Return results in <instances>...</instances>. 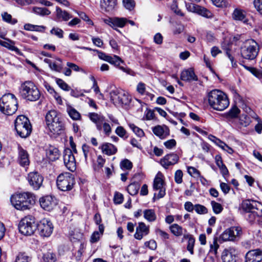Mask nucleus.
<instances>
[{"mask_svg": "<svg viewBox=\"0 0 262 262\" xmlns=\"http://www.w3.org/2000/svg\"><path fill=\"white\" fill-rule=\"evenodd\" d=\"M208 102L213 109L222 111L229 105V101L227 95L219 90H213L207 94Z\"/></svg>", "mask_w": 262, "mask_h": 262, "instance_id": "1", "label": "nucleus"}, {"mask_svg": "<svg viewBox=\"0 0 262 262\" xmlns=\"http://www.w3.org/2000/svg\"><path fill=\"white\" fill-rule=\"evenodd\" d=\"M46 121L48 127L53 134L59 135L64 129L63 123L60 115L55 110H51L47 113Z\"/></svg>", "mask_w": 262, "mask_h": 262, "instance_id": "2", "label": "nucleus"}, {"mask_svg": "<svg viewBox=\"0 0 262 262\" xmlns=\"http://www.w3.org/2000/svg\"><path fill=\"white\" fill-rule=\"evenodd\" d=\"M19 94L24 99L30 101H36L40 97V92L37 86L30 81L21 84L19 88Z\"/></svg>", "mask_w": 262, "mask_h": 262, "instance_id": "3", "label": "nucleus"}, {"mask_svg": "<svg viewBox=\"0 0 262 262\" xmlns=\"http://www.w3.org/2000/svg\"><path fill=\"white\" fill-rule=\"evenodd\" d=\"M0 111L5 115H12L16 112V98L15 95L8 93L0 99Z\"/></svg>", "mask_w": 262, "mask_h": 262, "instance_id": "4", "label": "nucleus"}, {"mask_svg": "<svg viewBox=\"0 0 262 262\" xmlns=\"http://www.w3.org/2000/svg\"><path fill=\"white\" fill-rule=\"evenodd\" d=\"M259 52V46L253 39H248L241 47V52L242 57L246 59L253 61Z\"/></svg>", "mask_w": 262, "mask_h": 262, "instance_id": "5", "label": "nucleus"}, {"mask_svg": "<svg viewBox=\"0 0 262 262\" xmlns=\"http://www.w3.org/2000/svg\"><path fill=\"white\" fill-rule=\"evenodd\" d=\"M18 228L19 232L25 235H31L37 229L35 218L31 215L26 216L19 222Z\"/></svg>", "mask_w": 262, "mask_h": 262, "instance_id": "6", "label": "nucleus"}, {"mask_svg": "<svg viewBox=\"0 0 262 262\" xmlns=\"http://www.w3.org/2000/svg\"><path fill=\"white\" fill-rule=\"evenodd\" d=\"M75 184L74 177L70 172L61 173L57 178V186L61 191H66L72 190Z\"/></svg>", "mask_w": 262, "mask_h": 262, "instance_id": "7", "label": "nucleus"}, {"mask_svg": "<svg viewBox=\"0 0 262 262\" xmlns=\"http://www.w3.org/2000/svg\"><path fill=\"white\" fill-rule=\"evenodd\" d=\"M32 130V125L29 118L25 115L17 116V135L26 138L30 136Z\"/></svg>", "mask_w": 262, "mask_h": 262, "instance_id": "8", "label": "nucleus"}, {"mask_svg": "<svg viewBox=\"0 0 262 262\" xmlns=\"http://www.w3.org/2000/svg\"><path fill=\"white\" fill-rule=\"evenodd\" d=\"M35 202V196L31 193L25 192L17 194V210L29 209Z\"/></svg>", "mask_w": 262, "mask_h": 262, "instance_id": "9", "label": "nucleus"}, {"mask_svg": "<svg viewBox=\"0 0 262 262\" xmlns=\"http://www.w3.org/2000/svg\"><path fill=\"white\" fill-rule=\"evenodd\" d=\"M242 234V228L240 227H232L225 230L220 235V239L223 242L234 241L237 237Z\"/></svg>", "mask_w": 262, "mask_h": 262, "instance_id": "10", "label": "nucleus"}, {"mask_svg": "<svg viewBox=\"0 0 262 262\" xmlns=\"http://www.w3.org/2000/svg\"><path fill=\"white\" fill-rule=\"evenodd\" d=\"M110 95L111 100L115 104L126 105L130 102L129 96L124 92L113 90L111 92Z\"/></svg>", "mask_w": 262, "mask_h": 262, "instance_id": "11", "label": "nucleus"}, {"mask_svg": "<svg viewBox=\"0 0 262 262\" xmlns=\"http://www.w3.org/2000/svg\"><path fill=\"white\" fill-rule=\"evenodd\" d=\"M53 228L52 223L47 219H43L37 224L39 234L42 237H49L53 232Z\"/></svg>", "mask_w": 262, "mask_h": 262, "instance_id": "12", "label": "nucleus"}, {"mask_svg": "<svg viewBox=\"0 0 262 262\" xmlns=\"http://www.w3.org/2000/svg\"><path fill=\"white\" fill-rule=\"evenodd\" d=\"M163 174L161 172H159L156 176L154 180L153 189L154 190H159V193L156 196L155 193L154 199L157 198L159 199L164 197L165 195V188L164 187V182L163 180Z\"/></svg>", "mask_w": 262, "mask_h": 262, "instance_id": "13", "label": "nucleus"}, {"mask_svg": "<svg viewBox=\"0 0 262 262\" xmlns=\"http://www.w3.org/2000/svg\"><path fill=\"white\" fill-rule=\"evenodd\" d=\"M27 180L34 190H38L42 185L43 177L39 172L35 171L28 174Z\"/></svg>", "mask_w": 262, "mask_h": 262, "instance_id": "14", "label": "nucleus"}, {"mask_svg": "<svg viewBox=\"0 0 262 262\" xmlns=\"http://www.w3.org/2000/svg\"><path fill=\"white\" fill-rule=\"evenodd\" d=\"M63 157L64 164L67 169L71 171H74L76 168V160L72 149H65Z\"/></svg>", "mask_w": 262, "mask_h": 262, "instance_id": "15", "label": "nucleus"}, {"mask_svg": "<svg viewBox=\"0 0 262 262\" xmlns=\"http://www.w3.org/2000/svg\"><path fill=\"white\" fill-rule=\"evenodd\" d=\"M186 7L188 11L208 18H212L213 17L212 13L206 8L197 5L193 3H186Z\"/></svg>", "mask_w": 262, "mask_h": 262, "instance_id": "16", "label": "nucleus"}, {"mask_svg": "<svg viewBox=\"0 0 262 262\" xmlns=\"http://www.w3.org/2000/svg\"><path fill=\"white\" fill-rule=\"evenodd\" d=\"M179 156L174 153H171L165 156L160 160V164L165 168L167 169L170 166L173 165L179 161Z\"/></svg>", "mask_w": 262, "mask_h": 262, "instance_id": "17", "label": "nucleus"}, {"mask_svg": "<svg viewBox=\"0 0 262 262\" xmlns=\"http://www.w3.org/2000/svg\"><path fill=\"white\" fill-rule=\"evenodd\" d=\"M262 250L256 249L249 251L245 255V262H261Z\"/></svg>", "mask_w": 262, "mask_h": 262, "instance_id": "18", "label": "nucleus"}, {"mask_svg": "<svg viewBox=\"0 0 262 262\" xmlns=\"http://www.w3.org/2000/svg\"><path fill=\"white\" fill-rule=\"evenodd\" d=\"M39 203L43 209L50 211L56 206V201L55 198L47 195L40 198Z\"/></svg>", "mask_w": 262, "mask_h": 262, "instance_id": "19", "label": "nucleus"}, {"mask_svg": "<svg viewBox=\"0 0 262 262\" xmlns=\"http://www.w3.org/2000/svg\"><path fill=\"white\" fill-rule=\"evenodd\" d=\"M242 208L246 212L256 210H262V204L257 201L247 200L242 202Z\"/></svg>", "mask_w": 262, "mask_h": 262, "instance_id": "20", "label": "nucleus"}, {"mask_svg": "<svg viewBox=\"0 0 262 262\" xmlns=\"http://www.w3.org/2000/svg\"><path fill=\"white\" fill-rule=\"evenodd\" d=\"M149 232V227L145 225L143 222H139L136 229V232L134 237L136 239L141 240L143 236L148 234Z\"/></svg>", "mask_w": 262, "mask_h": 262, "instance_id": "21", "label": "nucleus"}, {"mask_svg": "<svg viewBox=\"0 0 262 262\" xmlns=\"http://www.w3.org/2000/svg\"><path fill=\"white\" fill-rule=\"evenodd\" d=\"M19 150L18 161L20 166L25 168L26 171L30 164L29 156L27 151L21 148L20 146H17Z\"/></svg>", "mask_w": 262, "mask_h": 262, "instance_id": "22", "label": "nucleus"}, {"mask_svg": "<svg viewBox=\"0 0 262 262\" xmlns=\"http://www.w3.org/2000/svg\"><path fill=\"white\" fill-rule=\"evenodd\" d=\"M88 116L90 119L96 124L97 129L99 131L101 130L102 123L105 121V117L96 113H90Z\"/></svg>", "mask_w": 262, "mask_h": 262, "instance_id": "23", "label": "nucleus"}, {"mask_svg": "<svg viewBox=\"0 0 262 262\" xmlns=\"http://www.w3.org/2000/svg\"><path fill=\"white\" fill-rule=\"evenodd\" d=\"M235 250L230 248L225 249L222 253V258L223 262H236V257L234 253Z\"/></svg>", "mask_w": 262, "mask_h": 262, "instance_id": "24", "label": "nucleus"}, {"mask_svg": "<svg viewBox=\"0 0 262 262\" xmlns=\"http://www.w3.org/2000/svg\"><path fill=\"white\" fill-rule=\"evenodd\" d=\"M251 122L249 116L246 115H242L237 121L233 122L234 127L237 129H241L243 127L248 126Z\"/></svg>", "mask_w": 262, "mask_h": 262, "instance_id": "25", "label": "nucleus"}, {"mask_svg": "<svg viewBox=\"0 0 262 262\" xmlns=\"http://www.w3.org/2000/svg\"><path fill=\"white\" fill-rule=\"evenodd\" d=\"M181 79L186 81L198 80V77L191 68L183 71L181 74Z\"/></svg>", "mask_w": 262, "mask_h": 262, "instance_id": "26", "label": "nucleus"}, {"mask_svg": "<svg viewBox=\"0 0 262 262\" xmlns=\"http://www.w3.org/2000/svg\"><path fill=\"white\" fill-rule=\"evenodd\" d=\"M152 132L155 135L161 139H164L169 134V130L166 126L157 125L152 128Z\"/></svg>", "mask_w": 262, "mask_h": 262, "instance_id": "27", "label": "nucleus"}, {"mask_svg": "<svg viewBox=\"0 0 262 262\" xmlns=\"http://www.w3.org/2000/svg\"><path fill=\"white\" fill-rule=\"evenodd\" d=\"M99 148L103 154L108 156L114 155L117 151V147L110 143H103Z\"/></svg>", "mask_w": 262, "mask_h": 262, "instance_id": "28", "label": "nucleus"}, {"mask_svg": "<svg viewBox=\"0 0 262 262\" xmlns=\"http://www.w3.org/2000/svg\"><path fill=\"white\" fill-rule=\"evenodd\" d=\"M232 17L234 20L246 21V12L245 10L238 8H235L232 14Z\"/></svg>", "mask_w": 262, "mask_h": 262, "instance_id": "29", "label": "nucleus"}, {"mask_svg": "<svg viewBox=\"0 0 262 262\" xmlns=\"http://www.w3.org/2000/svg\"><path fill=\"white\" fill-rule=\"evenodd\" d=\"M116 5V0H101L100 7L105 12L112 11Z\"/></svg>", "mask_w": 262, "mask_h": 262, "instance_id": "30", "label": "nucleus"}, {"mask_svg": "<svg viewBox=\"0 0 262 262\" xmlns=\"http://www.w3.org/2000/svg\"><path fill=\"white\" fill-rule=\"evenodd\" d=\"M183 240L187 239V250L191 254H193V248L195 244V238L193 236L190 234H184L183 237Z\"/></svg>", "mask_w": 262, "mask_h": 262, "instance_id": "31", "label": "nucleus"}, {"mask_svg": "<svg viewBox=\"0 0 262 262\" xmlns=\"http://www.w3.org/2000/svg\"><path fill=\"white\" fill-rule=\"evenodd\" d=\"M56 19L58 20L68 21L72 17L67 11H63L61 8L56 7Z\"/></svg>", "mask_w": 262, "mask_h": 262, "instance_id": "32", "label": "nucleus"}, {"mask_svg": "<svg viewBox=\"0 0 262 262\" xmlns=\"http://www.w3.org/2000/svg\"><path fill=\"white\" fill-rule=\"evenodd\" d=\"M47 155L51 161H55L60 156L59 151L58 148L54 146H50L47 150Z\"/></svg>", "mask_w": 262, "mask_h": 262, "instance_id": "33", "label": "nucleus"}, {"mask_svg": "<svg viewBox=\"0 0 262 262\" xmlns=\"http://www.w3.org/2000/svg\"><path fill=\"white\" fill-rule=\"evenodd\" d=\"M171 232L176 236H180L187 232L186 229H184L182 227L177 224H173L169 227Z\"/></svg>", "mask_w": 262, "mask_h": 262, "instance_id": "34", "label": "nucleus"}, {"mask_svg": "<svg viewBox=\"0 0 262 262\" xmlns=\"http://www.w3.org/2000/svg\"><path fill=\"white\" fill-rule=\"evenodd\" d=\"M107 62L116 67H119V68L122 71L126 72V70L123 67L120 66L121 63H123V61L119 56L117 55H114L113 57L110 56Z\"/></svg>", "mask_w": 262, "mask_h": 262, "instance_id": "35", "label": "nucleus"}, {"mask_svg": "<svg viewBox=\"0 0 262 262\" xmlns=\"http://www.w3.org/2000/svg\"><path fill=\"white\" fill-rule=\"evenodd\" d=\"M262 216V210H256L247 212L245 217L249 222H253L256 217Z\"/></svg>", "mask_w": 262, "mask_h": 262, "instance_id": "36", "label": "nucleus"}, {"mask_svg": "<svg viewBox=\"0 0 262 262\" xmlns=\"http://www.w3.org/2000/svg\"><path fill=\"white\" fill-rule=\"evenodd\" d=\"M215 162L217 166L220 168L222 174L225 176L228 174V170L226 166L223 164L222 158L220 156H215Z\"/></svg>", "mask_w": 262, "mask_h": 262, "instance_id": "37", "label": "nucleus"}, {"mask_svg": "<svg viewBox=\"0 0 262 262\" xmlns=\"http://www.w3.org/2000/svg\"><path fill=\"white\" fill-rule=\"evenodd\" d=\"M144 218L149 222L156 220L157 216L155 211L153 209H146L143 211Z\"/></svg>", "mask_w": 262, "mask_h": 262, "instance_id": "38", "label": "nucleus"}, {"mask_svg": "<svg viewBox=\"0 0 262 262\" xmlns=\"http://www.w3.org/2000/svg\"><path fill=\"white\" fill-rule=\"evenodd\" d=\"M240 112V110L236 105H234L227 113V118L228 119L236 118L238 117Z\"/></svg>", "mask_w": 262, "mask_h": 262, "instance_id": "39", "label": "nucleus"}, {"mask_svg": "<svg viewBox=\"0 0 262 262\" xmlns=\"http://www.w3.org/2000/svg\"><path fill=\"white\" fill-rule=\"evenodd\" d=\"M140 187L139 183L134 182L128 186L127 190L130 195H134L138 193Z\"/></svg>", "mask_w": 262, "mask_h": 262, "instance_id": "40", "label": "nucleus"}, {"mask_svg": "<svg viewBox=\"0 0 262 262\" xmlns=\"http://www.w3.org/2000/svg\"><path fill=\"white\" fill-rule=\"evenodd\" d=\"M67 112L70 117L74 120H78L81 118L80 113L74 108L69 106L67 108Z\"/></svg>", "mask_w": 262, "mask_h": 262, "instance_id": "41", "label": "nucleus"}, {"mask_svg": "<svg viewBox=\"0 0 262 262\" xmlns=\"http://www.w3.org/2000/svg\"><path fill=\"white\" fill-rule=\"evenodd\" d=\"M56 260L55 254L51 251L43 254L42 256V262H56Z\"/></svg>", "mask_w": 262, "mask_h": 262, "instance_id": "42", "label": "nucleus"}, {"mask_svg": "<svg viewBox=\"0 0 262 262\" xmlns=\"http://www.w3.org/2000/svg\"><path fill=\"white\" fill-rule=\"evenodd\" d=\"M219 245L217 244V237L214 236L212 243H210L209 252L216 255Z\"/></svg>", "mask_w": 262, "mask_h": 262, "instance_id": "43", "label": "nucleus"}, {"mask_svg": "<svg viewBox=\"0 0 262 262\" xmlns=\"http://www.w3.org/2000/svg\"><path fill=\"white\" fill-rule=\"evenodd\" d=\"M127 19L125 18L114 17L113 28L115 27L122 28L127 23Z\"/></svg>", "mask_w": 262, "mask_h": 262, "instance_id": "44", "label": "nucleus"}, {"mask_svg": "<svg viewBox=\"0 0 262 262\" xmlns=\"http://www.w3.org/2000/svg\"><path fill=\"white\" fill-rule=\"evenodd\" d=\"M188 172L192 177L195 178L205 179L201 175L200 171L193 167H189L188 168Z\"/></svg>", "mask_w": 262, "mask_h": 262, "instance_id": "45", "label": "nucleus"}, {"mask_svg": "<svg viewBox=\"0 0 262 262\" xmlns=\"http://www.w3.org/2000/svg\"><path fill=\"white\" fill-rule=\"evenodd\" d=\"M33 11L35 13L42 16L48 15L51 13L49 10L46 8L34 7Z\"/></svg>", "mask_w": 262, "mask_h": 262, "instance_id": "46", "label": "nucleus"}, {"mask_svg": "<svg viewBox=\"0 0 262 262\" xmlns=\"http://www.w3.org/2000/svg\"><path fill=\"white\" fill-rule=\"evenodd\" d=\"M128 126L133 132L138 136L141 137L144 136V133L143 130L136 126L134 124L130 123L128 124Z\"/></svg>", "mask_w": 262, "mask_h": 262, "instance_id": "47", "label": "nucleus"}, {"mask_svg": "<svg viewBox=\"0 0 262 262\" xmlns=\"http://www.w3.org/2000/svg\"><path fill=\"white\" fill-rule=\"evenodd\" d=\"M31 257L25 252H19L17 255V262H30Z\"/></svg>", "mask_w": 262, "mask_h": 262, "instance_id": "48", "label": "nucleus"}, {"mask_svg": "<svg viewBox=\"0 0 262 262\" xmlns=\"http://www.w3.org/2000/svg\"><path fill=\"white\" fill-rule=\"evenodd\" d=\"M2 17L3 21L12 25H14L16 22V20L12 19L11 15L6 12L2 13Z\"/></svg>", "mask_w": 262, "mask_h": 262, "instance_id": "49", "label": "nucleus"}, {"mask_svg": "<svg viewBox=\"0 0 262 262\" xmlns=\"http://www.w3.org/2000/svg\"><path fill=\"white\" fill-rule=\"evenodd\" d=\"M211 205L212 207L213 211L215 214L221 213L223 209L222 206L220 203L214 201L211 202Z\"/></svg>", "mask_w": 262, "mask_h": 262, "instance_id": "50", "label": "nucleus"}, {"mask_svg": "<svg viewBox=\"0 0 262 262\" xmlns=\"http://www.w3.org/2000/svg\"><path fill=\"white\" fill-rule=\"evenodd\" d=\"M244 67L249 71H250L255 77L258 78H261L262 77L261 72L257 69L246 66H244Z\"/></svg>", "mask_w": 262, "mask_h": 262, "instance_id": "51", "label": "nucleus"}, {"mask_svg": "<svg viewBox=\"0 0 262 262\" xmlns=\"http://www.w3.org/2000/svg\"><path fill=\"white\" fill-rule=\"evenodd\" d=\"M195 212L200 214H206L208 212L207 208L200 204H195Z\"/></svg>", "mask_w": 262, "mask_h": 262, "instance_id": "52", "label": "nucleus"}, {"mask_svg": "<svg viewBox=\"0 0 262 262\" xmlns=\"http://www.w3.org/2000/svg\"><path fill=\"white\" fill-rule=\"evenodd\" d=\"M56 82L62 90L67 91L70 90V87L61 79L56 78Z\"/></svg>", "mask_w": 262, "mask_h": 262, "instance_id": "53", "label": "nucleus"}, {"mask_svg": "<svg viewBox=\"0 0 262 262\" xmlns=\"http://www.w3.org/2000/svg\"><path fill=\"white\" fill-rule=\"evenodd\" d=\"M0 45L2 46H4L5 47H6L8 49L15 50V47H14V43L12 42L11 41L8 40V41H4L0 39Z\"/></svg>", "mask_w": 262, "mask_h": 262, "instance_id": "54", "label": "nucleus"}, {"mask_svg": "<svg viewBox=\"0 0 262 262\" xmlns=\"http://www.w3.org/2000/svg\"><path fill=\"white\" fill-rule=\"evenodd\" d=\"M171 9L177 15L180 16H184V13H182L180 9L178 8L177 3L176 1H173L170 6Z\"/></svg>", "mask_w": 262, "mask_h": 262, "instance_id": "55", "label": "nucleus"}, {"mask_svg": "<svg viewBox=\"0 0 262 262\" xmlns=\"http://www.w3.org/2000/svg\"><path fill=\"white\" fill-rule=\"evenodd\" d=\"M120 166L122 168L130 170L133 167V164L129 160L124 159L121 161Z\"/></svg>", "mask_w": 262, "mask_h": 262, "instance_id": "56", "label": "nucleus"}, {"mask_svg": "<svg viewBox=\"0 0 262 262\" xmlns=\"http://www.w3.org/2000/svg\"><path fill=\"white\" fill-rule=\"evenodd\" d=\"M183 172L181 170H177L174 174V181L177 184L182 182Z\"/></svg>", "mask_w": 262, "mask_h": 262, "instance_id": "57", "label": "nucleus"}, {"mask_svg": "<svg viewBox=\"0 0 262 262\" xmlns=\"http://www.w3.org/2000/svg\"><path fill=\"white\" fill-rule=\"evenodd\" d=\"M123 3L124 7L129 10H132L135 5L134 0H123Z\"/></svg>", "mask_w": 262, "mask_h": 262, "instance_id": "58", "label": "nucleus"}, {"mask_svg": "<svg viewBox=\"0 0 262 262\" xmlns=\"http://www.w3.org/2000/svg\"><path fill=\"white\" fill-rule=\"evenodd\" d=\"M123 195L119 192L115 193L114 197V201L115 204H120L123 202Z\"/></svg>", "mask_w": 262, "mask_h": 262, "instance_id": "59", "label": "nucleus"}, {"mask_svg": "<svg viewBox=\"0 0 262 262\" xmlns=\"http://www.w3.org/2000/svg\"><path fill=\"white\" fill-rule=\"evenodd\" d=\"M103 128V132L104 134L107 135L109 136L111 132H112V128L110 126V125L107 123L105 122V121H104V123H102V129Z\"/></svg>", "mask_w": 262, "mask_h": 262, "instance_id": "60", "label": "nucleus"}, {"mask_svg": "<svg viewBox=\"0 0 262 262\" xmlns=\"http://www.w3.org/2000/svg\"><path fill=\"white\" fill-rule=\"evenodd\" d=\"M213 4L217 7H226L227 5L226 0H211Z\"/></svg>", "mask_w": 262, "mask_h": 262, "instance_id": "61", "label": "nucleus"}, {"mask_svg": "<svg viewBox=\"0 0 262 262\" xmlns=\"http://www.w3.org/2000/svg\"><path fill=\"white\" fill-rule=\"evenodd\" d=\"M101 235H102V234L98 231L94 232L91 237L90 242L92 243L97 242L99 240Z\"/></svg>", "mask_w": 262, "mask_h": 262, "instance_id": "62", "label": "nucleus"}, {"mask_svg": "<svg viewBox=\"0 0 262 262\" xmlns=\"http://www.w3.org/2000/svg\"><path fill=\"white\" fill-rule=\"evenodd\" d=\"M63 31L59 28H53L51 30V34H54L55 35L58 36L60 38H63Z\"/></svg>", "mask_w": 262, "mask_h": 262, "instance_id": "63", "label": "nucleus"}, {"mask_svg": "<svg viewBox=\"0 0 262 262\" xmlns=\"http://www.w3.org/2000/svg\"><path fill=\"white\" fill-rule=\"evenodd\" d=\"M253 3L257 10L262 14V0H254Z\"/></svg>", "mask_w": 262, "mask_h": 262, "instance_id": "64", "label": "nucleus"}]
</instances>
